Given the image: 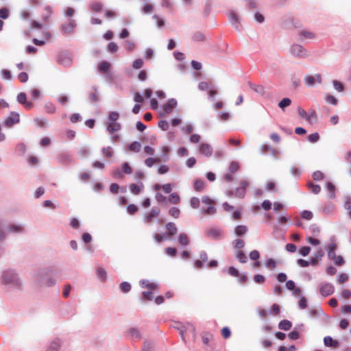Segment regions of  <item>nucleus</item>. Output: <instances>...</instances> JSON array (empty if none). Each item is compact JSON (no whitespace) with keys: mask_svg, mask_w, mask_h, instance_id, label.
Listing matches in <instances>:
<instances>
[{"mask_svg":"<svg viewBox=\"0 0 351 351\" xmlns=\"http://www.w3.org/2000/svg\"><path fill=\"white\" fill-rule=\"evenodd\" d=\"M313 215L312 212H311L309 210H304L301 213L302 218L306 219V220L311 219L313 218Z\"/></svg>","mask_w":351,"mask_h":351,"instance_id":"a18cd8bd","label":"nucleus"},{"mask_svg":"<svg viewBox=\"0 0 351 351\" xmlns=\"http://www.w3.org/2000/svg\"><path fill=\"white\" fill-rule=\"evenodd\" d=\"M291 54L298 58H305L308 56L307 51L299 45H294L291 49Z\"/></svg>","mask_w":351,"mask_h":351,"instance_id":"423d86ee","label":"nucleus"},{"mask_svg":"<svg viewBox=\"0 0 351 351\" xmlns=\"http://www.w3.org/2000/svg\"><path fill=\"white\" fill-rule=\"evenodd\" d=\"M138 207L134 204H130L127 207V211L130 215H134L138 211Z\"/></svg>","mask_w":351,"mask_h":351,"instance_id":"49530a36","label":"nucleus"},{"mask_svg":"<svg viewBox=\"0 0 351 351\" xmlns=\"http://www.w3.org/2000/svg\"><path fill=\"white\" fill-rule=\"evenodd\" d=\"M323 178H324V174L319 171H317L314 172L313 174V178L315 180H321L323 179Z\"/></svg>","mask_w":351,"mask_h":351,"instance_id":"69168bd1","label":"nucleus"},{"mask_svg":"<svg viewBox=\"0 0 351 351\" xmlns=\"http://www.w3.org/2000/svg\"><path fill=\"white\" fill-rule=\"evenodd\" d=\"M334 291V286L330 283H324L320 285L319 291L324 297L332 295Z\"/></svg>","mask_w":351,"mask_h":351,"instance_id":"6e6552de","label":"nucleus"},{"mask_svg":"<svg viewBox=\"0 0 351 351\" xmlns=\"http://www.w3.org/2000/svg\"><path fill=\"white\" fill-rule=\"evenodd\" d=\"M201 136L199 134H192L190 136V141L193 143H197L200 141Z\"/></svg>","mask_w":351,"mask_h":351,"instance_id":"338daca9","label":"nucleus"},{"mask_svg":"<svg viewBox=\"0 0 351 351\" xmlns=\"http://www.w3.org/2000/svg\"><path fill=\"white\" fill-rule=\"evenodd\" d=\"M332 83H333V86H334L335 88L337 91H339V92L343 91V86L341 83H340L339 82H338L337 80H334Z\"/></svg>","mask_w":351,"mask_h":351,"instance_id":"680f3d73","label":"nucleus"},{"mask_svg":"<svg viewBox=\"0 0 351 351\" xmlns=\"http://www.w3.org/2000/svg\"><path fill=\"white\" fill-rule=\"evenodd\" d=\"M203 343L206 346H208L210 341L213 339V335L209 332H204L202 335Z\"/></svg>","mask_w":351,"mask_h":351,"instance_id":"7c9ffc66","label":"nucleus"},{"mask_svg":"<svg viewBox=\"0 0 351 351\" xmlns=\"http://www.w3.org/2000/svg\"><path fill=\"white\" fill-rule=\"evenodd\" d=\"M178 241L179 243L182 245H187L190 242L188 236L184 233H182L179 235Z\"/></svg>","mask_w":351,"mask_h":351,"instance_id":"c85d7f7f","label":"nucleus"},{"mask_svg":"<svg viewBox=\"0 0 351 351\" xmlns=\"http://www.w3.org/2000/svg\"><path fill=\"white\" fill-rule=\"evenodd\" d=\"M251 88L260 95L264 94V88L261 85L250 84Z\"/></svg>","mask_w":351,"mask_h":351,"instance_id":"e433bc0d","label":"nucleus"},{"mask_svg":"<svg viewBox=\"0 0 351 351\" xmlns=\"http://www.w3.org/2000/svg\"><path fill=\"white\" fill-rule=\"evenodd\" d=\"M239 169V165L237 162H231L229 165V170L230 171L233 173L237 171Z\"/></svg>","mask_w":351,"mask_h":351,"instance_id":"4c0bfd02","label":"nucleus"},{"mask_svg":"<svg viewBox=\"0 0 351 351\" xmlns=\"http://www.w3.org/2000/svg\"><path fill=\"white\" fill-rule=\"evenodd\" d=\"M199 152L206 157H210L213 154V148L210 144L202 143L199 145Z\"/></svg>","mask_w":351,"mask_h":351,"instance_id":"9d476101","label":"nucleus"},{"mask_svg":"<svg viewBox=\"0 0 351 351\" xmlns=\"http://www.w3.org/2000/svg\"><path fill=\"white\" fill-rule=\"evenodd\" d=\"M119 190V186L116 183H112L110 186V191L112 193L117 194Z\"/></svg>","mask_w":351,"mask_h":351,"instance_id":"e2e57ef3","label":"nucleus"},{"mask_svg":"<svg viewBox=\"0 0 351 351\" xmlns=\"http://www.w3.org/2000/svg\"><path fill=\"white\" fill-rule=\"evenodd\" d=\"M221 335L224 339H228L231 335V331L227 326L223 327L221 329Z\"/></svg>","mask_w":351,"mask_h":351,"instance_id":"79ce46f5","label":"nucleus"},{"mask_svg":"<svg viewBox=\"0 0 351 351\" xmlns=\"http://www.w3.org/2000/svg\"><path fill=\"white\" fill-rule=\"evenodd\" d=\"M19 114L16 112H11L10 117L5 120V125L10 128L14 124L19 123Z\"/></svg>","mask_w":351,"mask_h":351,"instance_id":"ddd939ff","label":"nucleus"},{"mask_svg":"<svg viewBox=\"0 0 351 351\" xmlns=\"http://www.w3.org/2000/svg\"><path fill=\"white\" fill-rule=\"evenodd\" d=\"M120 289L123 293H127L130 291L131 285L127 282H123L121 283Z\"/></svg>","mask_w":351,"mask_h":351,"instance_id":"a19ab883","label":"nucleus"},{"mask_svg":"<svg viewBox=\"0 0 351 351\" xmlns=\"http://www.w3.org/2000/svg\"><path fill=\"white\" fill-rule=\"evenodd\" d=\"M191 206L193 208H197L199 207L200 200L196 197H193L190 200Z\"/></svg>","mask_w":351,"mask_h":351,"instance_id":"c9c22d12","label":"nucleus"},{"mask_svg":"<svg viewBox=\"0 0 351 351\" xmlns=\"http://www.w3.org/2000/svg\"><path fill=\"white\" fill-rule=\"evenodd\" d=\"M119 117V114L117 112H111L109 115V121H117Z\"/></svg>","mask_w":351,"mask_h":351,"instance_id":"052dcab7","label":"nucleus"},{"mask_svg":"<svg viewBox=\"0 0 351 351\" xmlns=\"http://www.w3.org/2000/svg\"><path fill=\"white\" fill-rule=\"evenodd\" d=\"M17 101L19 104L23 105L27 110H30L34 106L31 101H27V95L25 93H21L17 95Z\"/></svg>","mask_w":351,"mask_h":351,"instance_id":"f8f14e48","label":"nucleus"},{"mask_svg":"<svg viewBox=\"0 0 351 351\" xmlns=\"http://www.w3.org/2000/svg\"><path fill=\"white\" fill-rule=\"evenodd\" d=\"M143 65V61L141 59H136L133 62L132 67L135 69H140Z\"/></svg>","mask_w":351,"mask_h":351,"instance_id":"3c124183","label":"nucleus"},{"mask_svg":"<svg viewBox=\"0 0 351 351\" xmlns=\"http://www.w3.org/2000/svg\"><path fill=\"white\" fill-rule=\"evenodd\" d=\"M97 275L98 278H100L103 282L106 280L107 273H106V271L104 268L99 267L97 269Z\"/></svg>","mask_w":351,"mask_h":351,"instance_id":"c756f323","label":"nucleus"},{"mask_svg":"<svg viewBox=\"0 0 351 351\" xmlns=\"http://www.w3.org/2000/svg\"><path fill=\"white\" fill-rule=\"evenodd\" d=\"M143 152L147 155L153 156L155 153V150L150 146H145L143 148Z\"/></svg>","mask_w":351,"mask_h":351,"instance_id":"6e6d98bb","label":"nucleus"},{"mask_svg":"<svg viewBox=\"0 0 351 351\" xmlns=\"http://www.w3.org/2000/svg\"><path fill=\"white\" fill-rule=\"evenodd\" d=\"M298 114L302 118L306 119L307 121H310V117H308L307 112L302 108H298Z\"/></svg>","mask_w":351,"mask_h":351,"instance_id":"de8ad7c7","label":"nucleus"},{"mask_svg":"<svg viewBox=\"0 0 351 351\" xmlns=\"http://www.w3.org/2000/svg\"><path fill=\"white\" fill-rule=\"evenodd\" d=\"M121 171L125 174H131L132 172V167L128 162H124L121 165Z\"/></svg>","mask_w":351,"mask_h":351,"instance_id":"f704fd0d","label":"nucleus"},{"mask_svg":"<svg viewBox=\"0 0 351 351\" xmlns=\"http://www.w3.org/2000/svg\"><path fill=\"white\" fill-rule=\"evenodd\" d=\"M104 15L108 19H114L117 16V14L113 10H106L105 11Z\"/></svg>","mask_w":351,"mask_h":351,"instance_id":"5fc2aeb1","label":"nucleus"},{"mask_svg":"<svg viewBox=\"0 0 351 351\" xmlns=\"http://www.w3.org/2000/svg\"><path fill=\"white\" fill-rule=\"evenodd\" d=\"M337 248V245L335 243H330L327 247L328 257L330 260L334 261V263L337 266H342L345 263V261L341 256H337L335 250Z\"/></svg>","mask_w":351,"mask_h":351,"instance_id":"f03ea898","label":"nucleus"},{"mask_svg":"<svg viewBox=\"0 0 351 351\" xmlns=\"http://www.w3.org/2000/svg\"><path fill=\"white\" fill-rule=\"evenodd\" d=\"M300 35L303 38H307V39H312L315 37V35L313 33L308 32V31H302L300 32Z\"/></svg>","mask_w":351,"mask_h":351,"instance_id":"37998d69","label":"nucleus"},{"mask_svg":"<svg viewBox=\"0 0 351 351\" xmlns=\"http://www.w3.org/2000/svg\"><path fill=\"white\" fill-rule=\"evenodd\" d=\"M4 280L6 283L18 284L16 275L12 271H6L4 274Z\"/></svg>","mask_w":351,"mask_h":351,"instance_id":"f3484780","label":"nucleus"},{"mask_svg":"<svg viewBox=\"0 0 351 351\" xmlns=\"http://www.w3.org/2000/svg\"><path fill=\"white\" fill-rule=\"evenodd\" d=\"M236 257L241 263H245L247 262V256L242 251H238L236 253Z\"/></svg>","mask_w":351,"mask_h":351,"instance_id":"72a5a7b5","label":"nucleus"},{"mask_svg":"<svg viewBox=\"0 0 351 351\" xmlns=\"http://www.w3.org/2000/svg\"><path fill=\"white\" fill-rule=\"evenodd\" d=\"M155 189L156 191L162 189V191L165 195H164L160 193H158L156 195V199L159 202L165 203L166 204L170 203V204H175L176 203V195L174 193L170 194L169 193L172 191V188L171 184H167L164 185H160V184H156L155 185Z\"/></svg>","mask_w":351,"mask_h":351,"instance_id":"f257e3e1","label":"nucleus"},{"mask_svg":"<svg viewBox=\"0 0 351 351\" xmlns=\"http://www.w3.org/2000/svg\"><path fill=\"white\" fill-rule=\"evenodd\" d=\"M167 238H171L176 232V226L173 223H169L166 225Z\"/></svg>","mask_w":351,"mask_h":351,"instance_id":"b1692460","label":"nucleus"},{"mask_svg":"<svg viewBox=\"0 0 351 351\" xmlns=\"http://www.w3.org/2000/svg\"><path fill=\"white\" fill-rule=\"evenodd\" d=\"M307 139L311 143H316L319 139V135L317 132L316 133H313V134H309L307 136Z\"/></svg>","mask_w":351,"mask_h":351,"instance_id":"58836bf2","label":"nucleus"},{"mask_svg":"<svg viewBox=\"0 0 351 351\" xmlns=\"http://www.w3.org/2000/svg\"><path fill=\"white\" fill-rule=\"evenodd\" d=\"M102 154L107 158H110L112 155V149L110 147H104L102 149Z\"/></svg>","mask_w":351,"mask_h":351,"instance_id":"09e8293b","label":"nucleus"},{"mask_svg":"<svg viewBox=\"0 0 351 351\" xmlns=\"http://www.w3.org/2000/svg\"><path fill=\"white\" fill-rule=\"evenodd\" d=\"M324 343L327 347L337 348L339 346L338 341L333 340L330 336H327L324 338Z\"/></svg>","mask_w":351,"mask_h":351,"instance_id":"aec40b11","label":"nucleus"},{"mask_svg":"<svg viewBox=\"0 0 351 351\" xmlns=\"http://www.w3.org/2000/svg\"><path fill=\"white\" fill-rule=\"evenodd\" d=\"M9 16L8 10L5 8L0 9V18L3 19H8Z\"/></svg>","mask_w":351,"mask_h":351,"instance_id":"864d4df0","label":"nucleus"},{"mask_svg":"<svg viewBox=\"0 0 351 351\" xmlns=\"http://www.w3.org/2000/svg\"><path fill=\"white\" fill-rule=\"evenodd\" d=\"M153 298L152 292L151 291L143 292V300H151Z\"/></svg>","mask_w":351,"mask_h":351,"instance_id":"13d9d810","label":"nucleus"},{"mask_svg":"<svg viewBox=\"0 0 351 351\" xmlns=\"http://www.w3.org/2000/svg\"><path fill=\"white\" fill-rule=\"evenodd\" d=\"M249 186L247 180H243L240 183V186L235 190V196L239 198H243L246 193V188Z\"/></svg>","mask_w":351,"mask_h":351,"instance_id":"9b49d317","label":"nucleus"},{"mask_svg":"<svg viewBox=\"0 0 351 351\" xmlns=\"http://www.w3.org/2000/svg\"><path fill=\"white\" fill-rule=\"evenodd\" d=\"M247 232V228L243 225H239L234 228V233L238 237L244 235Z\"/></svg>","mask_w":351,"mask_h":351,"instance_id":"5701e85b","label":"nucleus"},{"mask_svg":"<svg viewBox=\"0 0 351 351\" xmlns=\"http://www.w3.org/2000/svg\"><path fill=\"white\" fill-rule=\"evenodd\" d=\"M176 107V100L174 99H170L168 101L163 105L162 109L160 111V115L165 117L171 114L174 108Z\"/></svg>","mask_w":351,"mask_h":351,"instance_id":"39448f33","label":"nucleus"},{"mask_svg":"<svg viewBox=\"0 0 351 351\" xmlns=\"http://www.w3.org/2000/svg\"><path fill=\"white\" fill-rule=\"evenodd\" d=\"M75 23L73 20H70L68 23L64 24L61 27V30L64 34H70L75 27Z\"/></svg>","mask_w":351,"mask_h":351,"instance_id":"2eb2a0df","label":"nucleus"},{"mask_svg":"<svg viewBox=\"0 0 351 351\" xmlns=\"http://www.w3.org/2000/svg\"><path fill=\"white\" fill-rule=\"evenodd\" d=\"M291 104V100L289 98H284L282 99L278 104V106L282 109L284 110L285 108L290 106Z\"/></svg>","mask_w":351,"mask_h":351,"instance_id":"473e14b6","label":"nucleus"},{"mask_svg":"<svg viewBox=\"0 0 351 351\" xmlns=\"http://www.w3.org/2000/svg\"><path fill=\"white\" fill-rule=\"evenodd\" d=\"M58 160L60 163L66 165L73 162L72 156L68 153H62L58 157Z\"/></svg>","mask_w":351,"mask_h":351,"instance_id":"dca6fc26","label":"nucleus"},{"mask_svg":"<svg viewBox=\"0 0 351 351\" xmlns=\"http://www.w3.org/2000/svg\"><path fill=\"white\" fill-rule=\"evenodd\" d=\"M60 347L58 342L54 341L51 343L49 346V348L47 351H57Z\"/></svg>","mask_w":351,"mask_h":351,"instance_id":"774afa93","label":"nucleus"},{"mask_svg":"<svg viewBox=\"0 0 351 351\" xmlns=\"http://www.w3.org/2000/svg\"><path fill=\"white\" fill-rule=\"evenodd\" d=\"M159 215V210L157 208H152L151 211L145 215L144 221L146 223L149 224L152 222L153 219L157 217Z\"/></svg>","mask_w":351,"mask_h":351,"instance_id":"4468645a","label":"nucleus"},{"mask_svg":"<svg viewBox=\"0 0 351 351\" xmlns=\"http://www.w3.org/2000/svg\"><path fill=\"white\" fill-rule=\"evenodd\" d=\"M250 258L252 260L256 261L260 258V254L258 250H252L250 253Z\"/></svg>","mask_w":351,"mask_h":351,"instance_id":"bf43d9fd","label":"nucleus"},{"mask_svg":"<svg viewBox=\"0 0 351 351\" xmlns=\"http://www.w3.org/2000/svg\"><path fill=\"white\" fill-rule=\"evenodd\" d=\"M292 326L290 321L285 319L279 323V328L284 330H289Z\"/></svg>","mask_w":351,"mask_h":351,"instance_id":"a878e982","label":"nucleus"},{"mask_svg":"<svg viewBox=\"0 0 351 351\" xmlns=\"http://www.w3.org/2000/svg\"><path fill=\"white\" fill-rule=\"evenodd\" d=\"M165 161H167V156H166V155H164V156H160L158 157L148 158L145 160V164L148 167H152L155 164H159L162 162H165Z\"/></svg>","mask_w":351,"mask_h":351,"instance_id":"1a4fd4ad","label":"nucleus"},{"mask_svg":"<svg viewBox=\"0 0 351 351\" xmlns=\"http://www.w3.org/2000/svg\"><path fill=\"white\" fill-rule=\"evenodd\" d=\"M110 68V64L109 62L106 61H102L99 63L98 65V70L101 73H106L107 72Z\"/></svg>","mask_w":351,"mask_h":351,"instance_id":"393cba45","label":"nucleus"},{"mask_svg":"<svg viewBox=\"0 0 351 351\" xmlns=\"http://www.w3.org/2000/svg\"><path fill=\"white\" fill-rule=\"evenodd\" d=\"M141 147V144L139 142L134 141L128 146V150L133 152H138Z\"/></svg>","mask_w":351,"mask_h":351,"instance_id":"bb28decb","label":"nucleus"},{"mask_svg":"<svg viewBox=\"0 0 351 351\" xmlns=\"http://www.w3.org/2000/svg\"><path fill=\"white\" fill-rule=\"evenodd\" d=\"M193 187L196 191H202L204 189V182L201 180H195L193 182Z\"/></svg>","mask_w":351,"mask_h":351,"instance_id":"cd10ccee","label":"nucleus"},{"mask_svg":"<svg viewBox=\"0 0 351 351\" xmlns=\"http://www.w3.org/2000/svg\"><path fill=\"white\" fill-rule=\"evenodd\" d=\"M121 129V125L117 121H108L107 130L109 133L112 134Z\"/></svg>","mask_w":351,"mask_h":351,"instance_id":"a211bd4d","label":"nucleus"},{"mask_svg":"<svg viewBox=\"0 0 351 351\" xmlns=\"http://www.w3.org/2000/svg\"><path fill=\"white\" fill-rule=\"evenodd\" d=\"M202 203L206 206V208L202 207V213L205 215H212L216 213L215 202L208 196L202 197Z\"/></svg>","mask_w":351,"mask_h":351,"instance_id":"7ed1b4c3","label":"nucleus"},{"mask_svg":"<svg viewBox=\"0 0 351 351\" xmlns=\"http://www.w3.org/2000/svg\"><path fill=\"white\" fill-rule=\"evenodd\" d=\"M208 234L213 237V238H217L221 236V232L215 230V229H211L208 232Z\"/></svg>","mask_w":351,"mask_h":351,"instance_id":"4d7b16f0","label":"nucleus"},{"mask_svg":"<svg viewBox=\"0 0 351 351\" xmlns=\"http://www.w3.org/2000/svg\"><path fill=\"white\" fill-rule=\"evenodd\" d=\"M307 186L309 189L311 190L312 193L314 194H318L321 191V187L317 184H314L312 182H309L307 184Z\"/></svg>","mask_w":351,"mask_h":351,"instance_id":"2f4dec72","label":"nucleus"},{"mask_svg":"<svg viewBox=\"0 0 351 351\" xmlns=\"http://www.w3.org/2000/svg\"><path fill=\"white\" fill-rule=\"evenodd\" d=\"M311 251V247H308V246H304V247H302L299 250V253L303 256H307L309 252Z\"/></svg>","mask_w":351,"mask_h":351,"instance_id":"8fccbe9b","label":"nucleus"},{"mask_svg":"<svg viewBox=\"0 0 351 351\" xmlns=\"http://www.w3.org/2000/svg\"><path fill=\"white\" fill-rule=\"evenodd\" d=\"M322 81V75L316 74L315 75H306L304 77V82L308 86H313L315 83L321 84Z\"/></svg>","mask_w":351,"mask_h":351,"instance_id":"0eeeda50","label":"nucleus"},{"mask_svg":"<svg viewBox=\"0 0 351 351\" xmlns=\"http://www.w3.org/2000/svg\"><path fill=\"white\" fill-rule=\"evenodd\" d=\"M228 273L232 276H235V277L240 276V274H239V271L234 267H229L228 270Z\"/></svg>","mask_w":351,"mask_h":351,"instance_id":"603ef678","label":"nucleus"},{"mask_svg":"<svg viewBox=\"0 0 351 351\" xmlns=\"http://www.w3.org/2000/svg\"><path fill=\"white\" fill-rule=\"evenodd\" d=\"M130 192L134 195H138L143 189V184L140 183L137 184H131L129 186Z\"/></svg>","mask_w":351,"mask_h":351,"instance_id":"6ab92c4d","label":"nucleus"},{"mask_svg":"<svg viewBox=\"0 0 351 351\" xmlns=\"http://www.w3.org/2000/svg\"><path fill=\"white\" fill-rule=\"evenodd\" d=\"M141 285L143 288H146L151 291L157 289V285L156 283L151 282L147 280H143L142 281H141Z\"/></svg>","mask_w":351,"mask_h":351,"instance_id":"4be33fe9","label":"nucleus"},{"mask_svg":"<svg viewBox=\"0 0 351 351\" xmlns=\"http://www.w3.org/2000/svg\"><path fill=\"white\" fill-rule=\"evenodd\" d=\"M245 246V242L243 239H237L234 241V247L236 249H242Z\"/></svg>","mask_w":351,"mask_h":351,"instance_id":"ea45409f","label":"nucleus"},{"mask_svg":"<svg viewBox=\"0 0 351 351\" xmlns=\"http://www.w3.org/2000/svg\"><path fill=\"white\" fill-rule=\"evenodd\" d=\"M177 330H179V333L182 340L184 341H186V337L188 336L189 333L192 335H194L195 333V329L193 326L189 324L184 325L180 322H177Z\"/></svg>","mask_w":351,"mask_h":351,"instance_id":"20e7f679","label":"nucleus"},{"mask_svg":"<svg viewBox=\"0 0 351 351\" xmlns=\"http://www.w3.org/2000/svg\"><path fill=\"white\" fill-rule=\"evenodd\" d=\"M89 7L94 12H101L103 9V4L99 1H93L90 3Z\"/></svg>","mask_w":351,"mask_h":351,"instance_id":"412c9836","label":"nucleus"},{"mask_svg":"<svg viewBox=\"0 0 351 351\" xmlns=\"http://www.w3.org/2000/svg\"><path fill=\"white\" fill-rule=\"evenodd\" d=\"M108 49L110 52H115L118 49V47L115 43L111 42L108 45Z\"/></svg>","mask_w":351,"mask_h":351,"instance_id":"0e129e2a","label":"nucleus"},{"mask_svg":"<svg viewBox=\"0 0 351 351\" xmlns=\"http://www.w3.org/2000/svg\"><path fill=\"white\" fill-rule=\"evenodd\" d=\"M18 79L21 82L25 83L29 79L28 74L25 72H21L18 75Z\"/></svg>","mask_w":351,"mask_h":351,"instance_id":"c03bdc74","label":"nucleus"}]
</instances>
